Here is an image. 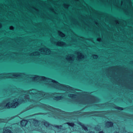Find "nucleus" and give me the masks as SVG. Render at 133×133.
Listing matches in <instances>:
<instances>
[{
    "label": "nucleus",
    "instance_id": "4",
    "mask_svg": "<svg viewBox=\"0 0 133 133\" xmlns=\"http://www.w3.org/2000/svg\"><path fill=\"white\" fill-rule=\"evenodd\" d=\"M66 95H68V96L71 98V99L75 100V101L78 102L80 103H81L83 104H90L91 103L96 102V101L94 100L91 101L90 102H88L86 101V100H81V101H79V98L78 96V94L77 93H75V94H68L67 93H65Z\"/></svg>",
    "mask_w": 133,
    "mask_h": 133
},
{
    "label": "nucleus",
    "instance_id": "25",
    "mask_svg": "<svg viewBox=\"0 0 133 133\" xmlns=\"http://www.w3.org/2000/svg\"><path fill=\"white\" fill-rule=\"evenodd\" d=\"M116 109L120 110H123V108L121 107H116Z\"/></svg>",
    "mask_w": 133,
    "mask_h": 133
},
{
    "label": "nucleus",
    "instance_id": "19",
    "mask_svg": "<svg viewBox=\"0 0 133 133\" xmlns=\"http://www.w3.org/2000/svg\"><path fill=\"white\" fill-rule=\"evenodd\" d=\"M79 124L82 127V128L84 129L85 131H88L87 128L84 124L80 122L79 123Z\"/></svg>",
    "mask_w": 133,
    "mask_h": 133
},
{
    "label": "nucleus",
    "instance_id": "21",
    "mask_svg": "<svg viewBox=\"0 0 133 133\" xmlns=\"http://www.w3.org/2000/svg\"><path fill=\"white\" fill-rule=\"evenodd\" d=\"M63 5L64 7L66 9H68L70 6L69 4L66 3H64Z\"/></svg>",
    "mask_w": 133,
    "mask_h": 133
},
{
    "label": "nucleus",
    "instance_id": "20",
    "mask_svg": "<svg viewBox=\"0 0 133 133\" xmlns=\"http://www.w3.org/2000/svg\"><path fill=\"white\" fill-rule=\"evenodd\" d=\"M59 35L62 37H64L65 36V35L62 32L59 31H58Z\"/></svg>",
    "mask_w": 133,
    "mask_h": 133
},
{
    "label": "nucleus",
    "instance_id": "32",
    "mask_svg": "<svg viewBox=\"0 0 133 133\" xmlns=\"http://www.w3.org/2000/svg\"><path fill=\"white\" fill-rule=\"evenodd\" d=\"M39 51L41 52H42V48H41L39 49Z\"/></svg>",
    "mask_w": 133,
    "mask_h": 133
},
{
    "label": "nucleus",
    "instance_id": "27",
    "mask_svg": "<svg viewBox=\"0 0 133 133\" xmlns=\"http://www.w3.org/2000/svg\"><path fill=\"white\" fill-rule=\"evenodd\" d=\"M101 38L100 37L98 38L97 39V41L98 42H100L101 41Z\"/></svg>",
    "mask_w": 133,
    "mask_h": 133
},
{
    "label": "nucleus",
    "instance_id": "41",
    "mask_svg": "<svg viewBox=\"0 0 133 133\" xmlns=\"http://www.w3.org/2000/svg\"><path fill=\"white\" fill-rule=\"evenodd\" d=\"M19 38H21V37H19Z\"/></svg>",
    "mask_w": 133,
    "mask_h": 133
},
{
    "label": "nucleus",
    "instance_id": "6",
    "mask_svg": "<svg viewBox=\"0 0 133 133\" xmlns=\"http://www.w3.org/2000/svg\"><path fill=\"white\" fill-rule=\"evenodd\" d=\"M55 94H51L49 93H45L42 91V98H44L46 99L53 98V99L57 101L62 99L64 98L62 96H57L53 97V95Z\"/></svg>",
    "mask_w": 133,
    "mask_h": 133
},
{
    "label": "nucleus",
    "instance_id": "31",
    "mask_svg": "<svg viewBox=\"0 0 133 133\" xmlns=\"http://www.w3.org/2000/svg\"><path fill=\"white\" fill-rule=\"evenodd\" d=\"M2 27V24L1 23H0V29Z\"/></svg>",
    "mask_w": 133,
    "mask_h": 133
},
{
    "label": "nucleus",
    "instance_id": "11",
    "mask_svg": "<svg viewBox=\"0 0 133 133\" xmlns=\"http://www.w3.org/2000/svg\"><path fill=\"white\" fill-rule=\"evenodd\" d=\"M56 45L57 46H62L66 45V43L65 42L59 41L56 42Z\"/></svg>",
    "mask_w": 133,
    "mask_h": 133
},
{
    "label": "nucleus",
    "instance_id": "18",
    "mask_svg": "<svg viewBox=\"0 0 133 133\" xmlns=\"http://www.w3.org/2000/svg\"><path fill=\"white\" fill-rule=\"evenodd\" d=\"M11 131L8 129L7 128H6L3 130V133H11Z\"/></svg>",
    "mask_w": 133,
    "mask_h": 133
},
{
    "label": "nucleus",
    "instance_id": "35",
    "mask_svg": "<svg viewBox=\"0 0 133 133\" xmlns=\"http://www.w3.org/2000/svg\"><path fill=\"white\" fill-rule=\"evenodd\" d=\"M99 133H104L102 131H100Z\"/></svg>",
    "mask_w": 133,
    "mask_h": 133
},
{
    "label": "nucleus",
    "instance_id": "13",
    "mask_svg": "<svg viewBox=\"0 0 133 133\" xmlns=\"http://www.w3.org/2000/svg\"><path fill=\"white\" fill-rule=\"evenodd\" d=\"M43 50H44V51L45 52L44 53L46 55H49L50 54L51 52L50 50L47 48H45L44 49V48L42 47V52Z\"/></svg>",
    "mask_w": 133,
    "mask_h": 133
},
{
    "label": "nucleus",
    "instance_id": "3",
    "mask_svg": "<svg viewBox=\"0 0 133 133\" xmlns=\"http://www.w3.org/2000/svg\"><path fill=\"white\" fill-rule=\"evenodd\" d=\"M43 81L47 82L48 84L52 85L54 87L59 90L71 92L73 89L72 88L68 85L62 84L55 80L42 76Z\"/></svg>",
    "mask_w": 133,
    "mask_h": 133
},
{
    "label": "nucleus",
    "instance_id": "23",
    "mask_svg": "<svg viewBox=\"0 0 133 133\" xmlns=\"http://www.w3.org/2000/svg\"><path fill=\"white\" fill-rule=\"evenodd\" d=\"M100 128L99 126L97 125L95 127V130L97 131H99L100 130Z\"/></svg>",
    "mask_w": 133,
    "mask_h": 133
},
{
    "label": "nucleus",
    "instance_id": "16",
    "mask_svg": "<svg viewBox=\"0 0 133 133\" xmlns=\"http://www.w3.org/2000/svg\"><path fill=\"white\" fill-rule=\"evenodd\" d=\"M78 56L77 57L79 59H82L84 57L83 55L81 53L78 52L77 53Z\"/></svg>",
    "mask_w": 133,
    "mask_h": 133
},
{
    "label": "nucleus",
    "instance_id": "37",
    "mask_svg": "<svg viewBox=\"0 0 133 133\" xmlns=\"http://www.w3.org/2000/svg\"><path fill=\"white\" fill-rule=\"evenodd\" d=\"M121 4H123V2L122 1L121 2Z\"/></svg>",
    "mask_w": 133,
    "mask_h": 133
},
{
    "label": "nucleus",
    "instance_id": "9",
    "mask_svg": "<svg viewBox=\"0 0 133 133\" xmlns=\"http://www.w3.org/2000/svg\"><path fill=\"white\" fill-rule=\"evenodd\" d=\"M105 113V112L103 111L96 112L95 114H93L91 112H86L84 114H85L87 115L91 116L95 115L98 117H103L104 116L103 114Z\"/></svg>",
    "mask_w": 133,
    "mask_h": 133
},
{
    "label": "nucleus",
    "instance_id": "7",
    "mask_svg": "<svg viewBox=\"0 0 133 133\" xmlns=\"http://www.w3.org/2000/svg\"><path fill=\"white\" fill-rule=\"evenodd\" d=\"M42 125H45V126H46V127H49V128L50 129H51L52 128V127H55L56 128H57L58 129H61V127L63 126L64 125H61L60 126L57 125H55L54 126L52 125L51 124H49L48 122H47L46 121H45L44 120L43 121H42Z\"/></svg>",
    "mask_w": 133,
    "mask_h": 133
},
{
    "label": "nucleus",
    "instance_id": "33",
    "mask_svg": "<svg viewBox=\"0 0 133 133\" xmlns=\"http://www.w3.org/2000/svg\"><path fill=\"white\" fill-rule=\"evenodd\" d=\"M32 8H33L35 10L36 9V8L34 7V6H32Z\"/></svg>",
    "mask_w": 133,
    "mask_h": 133
},
{
    "label": "nucleus",
    "instance_id": "2",
    "mask_svg": "<svg viewBox=\"0 0 133 133\" xmlns=\"http://www.w3.org/2000/svg\"><path fill=\"white\" fill-rule=\"evenodd\" d=\"M42 110L45 109L46 110L50 111V112L52 115L49 116L50 117H54L55 118L63 119L62 116H64L66 117L65 118L68 119H72L73 118L72 116L74 115V113H66L65 112L61 111L58 109H55L53 107L49 105L43 104H42Z\"/></svg>",
    "mask_w": 133,
    "mask_h": 133
},
{
    "label": "nucleus",
    "instance_id": "28",
    "mask_svg": "<svg viewBox=\"0 0 133 133\" xmlns=\"http://www.w3.org/2000/svg\"><path fill=\"white\" fill-rule=\"evenodd\" d=\"M49 9L52 12H54V9L53 8H52V7H50L49 8Z\"/></svg>",
    "mask_w": 133,
    "mask_h": 133
},
{
    "label": "nucleus",
    "instance_id": "39",
    "mask_svg": "<svg viewBox=\"0 0 133 133\" xmlns=\"http://www.w3.org/2000/svg\"><path fill=\"white\" fill-rule=\"evenodd\" d=\"M114 133H119L118 132H115Z\"/></svg>",
    "mask_w": 133,
    "mask_h": 133
},
{
    "label": "nucleus",
    "instance_id": "34",
    "mask_svg": "<svg viewBox=\"0 0 133 133\" xmlns=\"http://www.w3.org/2000/svg\"><path fill=\"white\" fill-rule=\"evenodd\" d=\"M89 133H95V132L93 131H90L89 132Z\"/></svg>",
    "mask_w": 133,
    "mask_h": 133
},
{
    "label": "nucleus",
    "instance_id": "14",
    "mask_svg": "<svg viewBox=\"0 0 133 133\" xmlns=\"http://www.w3.org/2000/svg\"><path fill=\"white\" fill-rule=\"evenodd\" d=\"M68 61H73L74 60V56H71L69 55H67L65 58Z\"/></svg>",
    "mask_w": 133,
    "mask_h": 133
},
{
    "label": "nucleus",
    "instance_id": "38",
    "mask_svg": "<svg viewBox=\"0 0 133 133\" xmlns=\"http://www.w3.org/2000/svg\"><path fill=\"white\" fill-rule=\"evenodd\" d=\"M34 129V130H36V128H35V129Z\"/></svg>",
    "mask_w": 133,
    "mask_h": 133
},
{
    "label": "nucleus",
    "instance_id": "40",
    "mask_svg": "<svg viewBox=\"0 0 133 133\" xmlns=\"http://www.w3.org/2000/svg\"><path fill=\"white\" fill-rule=\"evenodd\" d=\"M75 1H78V0H75Z\"/></svg>",
    "mask_w": 133,
    "mask_h": 133
},
{
    "label": "nucleus",
    "instance_id": "15",
    "mask_svg": "<svg viewBox=\"0 0 133 133\" xmlns=\"http://www.w3.org/2000/svg\"><path fill=\"white\" fill-rule=\"evenodd\" d=\"M106 127L108 128L112 127L113 125V123L111 122L107 121L105 123Z\"/></svg>",
    "mask_w": 133,
    "mask_h": 133
},
{
    "label": "nucleus",
    "instance_id": "42",
    "mask_svg": "<svg viewBox=\"0 0 133 133\" xmlns=\"http://www.w3.org/2000/svg\"><path fill=\"white\" fill-rule=\"evenodd\" d=\"M19 1H20V0H19Z\"/></svg>",
    "mask_w": 133,
    "mask_h": 133
},
{
    "label": "nucleus",
    "instance_id": "5",
    "mask_svg": "<svg viewBox=\"0 0 133 133\" xmlns=\"http://www.w3.org/2000/svg\"><path fill=\"white\" fill-rule=\"evenodd\" d=\"M25 75L24 73H18L14 74V73H9L6 74L5 73L0 75V79H5L8 78H12L13 76L15 77H23V76Z\"/></svg>",
    "mask_w": 133,
    "mask_h": 133
},
{
    "label": "nucleus",
    "instance_id": "29",
    "mask_svg": "<svg viewBox=\"0 0 133 133\" xmlns=\"http://www.w3.org/2000/svg\"><path fill=\"white\" fill-rule=\"evenodd\" d=\"M14 90H15V89H13L12 90H11L10 91L12 94L16 92V91H14Z\"/></svg>",
    "mask_w": 133,
    "mask_h": 133
},
{
    "label": "nucleus",
    "instance_id": "17",
    "mask_svg": "<svg viewBox=\"0 0 133 133\" xmlns=\"http://www.w3.org/2000/svg\"><path fill=\"white\" fill-rule=\"evenodd\" d=\"M40 55V53L38 51H35L32 53H31L30 54V55L31 56H39Z\"/></svg>",
    "mask_w": 133,
    "mask_h": 133
},
{
    "label": "nucleus",
    "instance_id": "26",
    "mask_svg": "<svg viewBox=\"0 0 133 133\" xmlns=\"http://www.w3.org/2000/svg\"><path fill=\"white\" fill-rule=\"evenodd\" d=\"M9 29L11 30H13L14 29V27L12 26H11L9 27Z\"/></svg>",
    "mask_w": 133,
    "mask_h": 133
},
{
    "label": "nucleus",
    "instance_id": "10",
    "mask_svg": "<svg viewBox=\"0 0 133 133\" xmlns=\"http://www.w3.org/2000/svg\"><path fill=\"white\" fill-rule=\"evenodd\" d=\"M33 81H37L40 82L42 81V76H39L37 75H35L33 77H31Z\"/></svg>",
    "mask_w": 133,
    "mask_h": 133
},
{
    "label": "nucleus",
    "instance_id": "1",
    "mask_svg": "<svg viewBox=\"0 0 133 133\" xmlns=\"http://www.w3.org/2000/svg\"><path fill=\"white\" fill-rule=\"evenodd\" d=\"M25 94L23 95L24 99H21L20 102L19 99H14L13 100L12 103L10 102L7 103L4 105L5 101H4L2 103H0V108H6L9 109L10 108H15L18 105V102L20 103L24 102L25 100L32 103L35 107H41L42 106V93L41 92L37 91L36 90L32 89L24 91Z\"/></svg>",
    "mask_w": 133,
    "mask_h": 133
},
{
    "label": "nucleus",
    "instance_id": "8",
    "mask_svg": "<svg viewBox=\"0 0 133 133\" xmlns=\"http://www.w3.org/2000/svg\"><path fill=\"white\" fill-rule=\"evenodd\" d=\"M29 121L31 127L32 126L38 128L40 127V125L39 124L38 121L37 120H35L34 119H29Z\"/></svg>",
    "mask_w": 133,
    "mask_h": 133
},
{
    "label": "nucleus",
    "instance_id": "36",
    "mask_svg": "<svg viewBox=\"0 0 133 133\" xmlns=\"http://www.w3.org/2000/svg\"><path fill=\"white\" fill-rule=\"evenodd\" d=\"M95 23L96 24H98V23L97 22L95 21Z\"/></svg>",
    "mask_w": 133,
    "mask_h": 133
},
{
    "label": "nucleus",
    "instance_id": "24",
    "mask_svg": "<svg viewBox=\"0 0 133 133\" xmlns=\"http://www.w3.org/2000/svg\"><path fill=\"white\" fill-rule=\"evenodd\" d=\"M98 57V56L97 55H93V57L94 59H97Z\"/></svg>",
    "mask_w": 133,
    "mask_h": 133
},
{
    "label": "nucleus",
    "instance_id": "22",
    "mask_svg": "<svg viewBox=\"0 0 133 133\" xmlns=\"http://www.w3.org/2000/svg\"><path fill=\"white\" fill-rule=\"evenodd\" d=\"M65 124H67L69 125L70 126L72 127H74L75 125L73 123L67 122L66 123H65Z\"/></svg>",
    "mask_w": 133,
    "mask_h": 133
},
{
    "label": "nucleus",
    "instance_id": "12",
    "mask_svg": "<svg viewBox=\"0 0 133 133\" xmlns=\"http://www.w3.org/2000/svg\"><path fill=\"white\" fill-rule=\"evenodd\" d=\"M29 121H28L26 120H23L21 122V124L22 126L25 127L27 123H28Z\"/></svg>",
    "mask_w": 133,
    "mask_h": 133
},
{
    "label": "nucleus",
    "instance_id": "30",
    "mask_svg": "<svg viewBox=\"0 0 133 133\" xmlns=\"http://www.w3.org/2000/svg\"><path fill=\"white\" fill-rule=\"evenodd\" d=\"M115 22H116V24H119V21L118 20H115Z\"/></svg>",
    "mask_w": 133,
    "mask_h": 133
}]
</instances>
